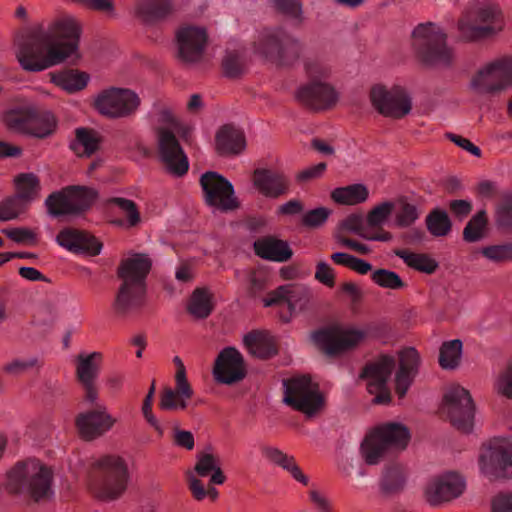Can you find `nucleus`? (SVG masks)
I'll return each mask as SVG.
<instances>
[{"label":"nucleus","instance_id":"obj_60","mask_svg":"<svg viewBox=\"0 0 512 512\" xmlns=\"http://www.w3.org/2000/svg\"><path fill=\"white\" fill-rule=\"evenodd\" d=\"M220 465L219 459L210 453H202L198 456L195 471L199 476L209 475L216 467Z\"/></svg>","mask_w":512,"mask_h":512},{"label":"nucleus","instance_id":"obj_59","mask_svg":"<svg viewBox=\"0 0 512 512\" xmlns=\"http://www.w3.org/2000/svg\"><path fill=\"white\" fill-rule=\"evenodd\" d=\"M331 211L325 207H319L316 209H312L304 214L302 218L303 225L316 228L323 225L328 219Z\"/></svg>","mask_w":512,"mask_h":512},{"label":"nucleus","instance_id":"obj_35","mask_svg":"<svg viewBox=\"0 0 512 512\" xmlns=\"http://www.w3.org/2000/svg\"><path fill=\"white\" fill-rule=\"evenodd\" d=\"M406 480L405 468L400 464H390L382 473L380 489L387 496L398 494L404 489Z\"/></svg>","mask_w":512,"mask_h":512},{"label":"nucleus","instance_id":"obj_55","mask_svg":"<svg viewBox=\"0 0 512 512\" xmlns=\"http://www.w3.org/2000/svg\"><path fill=\"white\" fill-rule=\"evenodd\" d=\"M26 202L20 197H8L0 202V220L7 221L16 218L26 206Z\"/></svg>","mask_w":512,"mask_h":512},{"label":"nucleus","instance_id":"obj_51","mask_svg":"<svg viewBox=\"0 0 512 512\" xmlns=\"http://www.w3.org/2000/svg\"><path fill=\"white\" fill-rule=\"evenodd\" d=\"M420 216V212L416 205L400 199L397 203L396 224L399 227L411 226Z\"/></svg>","mask_w":512,"mask_h":512},{"label":"nucleus","instance_id":"obj_6","mask_svg":"<svg viewBox=\"0 0 512 512\" xmlns=\"http://www.w3.org/2000/svg\"><path fill=\"white\" fill-rule=\"evenodd\" d=\"M409 432L398 423H388L370 432L361 444V453L366 463L375 465L383 456L407 446Z\"/></svg>","mask_w":512,"mask_h":512},{"label":"nucleus","instance_id":"obj_38","mask_svg":"<svg viewBox=\"0 0 512 512\" xmlns=\"http://www.w3.org/2000/svg\"><path fill=\"white\" fill-rule=\"evenodd\" d=\"M29 126V135L45 138L53 133L56 122L53 114L49 111L32 107Z\"/></svg>","mask_w":512,"mask_h":512},{"label":"nucleus","instance_id":"obj_44","mask_svg":"<svg viewBox=\"0 0 512 512\" xmlns=\"http://www.w3.org/2000/svg\"><path fill=\"white\" fill-rule=\"evenodd\" d=\"M488 219L485 210L476 213L466 224L463 230V239L466 242H477L484 238L487 230Z\"/></svg>","mask_w":512,"mask_h":512},{"label":"nucleus","instance_id":"obj_53","mask_svg":"<svg viewBox=\"0 0 512 512\" xmlns=\"http://www.w3.org/2000/svg\"><path fill=\"white\" fill-rule=\"evenodd\" d=\"M371 278L374 283L387 289L398 290L406 286L405 282L396 272L387 269L375 270Z\"/></svg>","mask_w":512,"mask_h":512},{"label":"nucleus","instance_id":"obj_17","mask_svg":"<svg viewBox=\"0 0 512 512\" xmlns=\"http://www.w3.org/2000/svg\"><path fill=\"white\" fill-rule=\"evenodd\" d=\"M395 364L394 357L383 355L367 362L360 373V379L366 382L368 392L376 395L373 401L377 404H387L391 400L388 381Z\"/></svg>","mask_w":512,"mask_h":512},{"label":"nucleus","instance_id":"obj_23","mask_svg":"<svg viewBox=\"0 0 512 512\" xmlns=\"http://www.w3.org/2000/svg\"><path fill=\"white\" fill-rule=\"evenodd\" d=\"M93 407L80 413L75 420L76 428L82 438L92 440L100 437L113 426L115 419L107 413L102 404L91 403Z\"/></svg>","mask_w":512,"mask_h":512},{"label":"nucleus","instance_id":"obj_16","mask_svg":"<svg viewBox=\"0 0 512 512\" xmlns=\"http://www.w3.org/2000/svg\"><path fill=\"white\" fill-rule=\"evenodd\" d=\"M141 104L139 95L128 88L112 87L103 90L95 100L96 109L109 118L133 116Z\"/></svg>","mask_w":512,"mask_h":512},{"label":"nucleus","instance_id":"obj_27","mask_svg":"<svg viewBox=\"0 0 512 512\" xmlns=\"http://www.w3.org/2000/svg\"><path fill=\"white\" fill-rule=\"evenodd\" d=\"M56 239L60 246L73 253H86L95 256L102 249V243L94 236L86 231L72 227L62 229Z\"/></svg>","mask_w":512,"mask_h":512},{"label":"nucleus","instance_id":"obj_13","mask_svg":"<svg viewBox=\"0 0 512 512\" xmlns=\"http://www.w3.org/2000/svg\"><path fill=\"white\" fill-rule=\"evenodd\" d=\"M441 413L447 416L456 429L464 433L471 432L475 406L469 391L459 385L451 386L444 394Z\"/></svg>","mask_w":512,"mask_h":512},{"label":"nucleus","instance_id":"obj_37","mask_svg":"<svg viewBox=\"0 0 512 512\" xmlns=\"http://www.w3.org/2000/svg\"><path fill=\"white\" fill-rule=\"evenodd\" d=\"M369 191L363 184L356 183L332 191L331 198L338 204L357 205L368 199Z\"/></svg>","mask_w":512,"mask_h":512},{"label":"nucleus","instance_id":"obj_18","mask_svg":"<svg viewBox=\"0 0 512 512\" xmlns=\"http://www.w3.org/2000/svg\"><path fill=\"white\" fill-rule=\"evenodd\" d=\"M369 96L373 107L386 117L399 119L411 111V98L401 86L387 89L383 85H375Z\"/></svg>","mask_w":512,"mask_h":512},{"label":"nucleus","instance_id":"obj_12","mask_svg":"<svg viewBox=\"0 0 512 512\" xmlns=\"http://www.w3.org/2000/svg\"><path fill=\"white\" fill-rule=\"evenodd\" d=\"M364 333L357 329L326 326L313 331L311 342L326 357L334 358L353 349L363 339Z\"/></svg>","mask_w":512,"mask_h":512},{"label":"nucleus","instance_id":"obj_14","mask_svg":"<svg viewBox=\"0 0 512 512\" xmlns=\"http://www.w3.org/2000/svg\"><path fill=\"white\" fill-rule=\"evenodd\" d=\"M481 95L495 96L512 85V57L497 59L481 68L471 80Z\"/></svg>","mask_w":512,"mask_h":512},{"label":"nucleus","instance_id":"obj_49","mask_svg":"<svg viewBox=\"0 0 512 512\" xmlns=\"http://www.w3.org/2000/svg\"><path fill=\"white\" fill-rule=\"evenodd\" d=\"M222 68L226 76L238 77L244 72V54L238 50H227L222 60Z\"/></svg>","mask_w":512,"mask_h":512},{"label":"nucleus","instance_id":"obj_42","mask_svg":"<svg viewBox=\"0 0 512 512\" xmlns=\"http://www.w3.org/2000/svg\"><path fill=\"white\" fill-rule=\"evenodd\" d=\"M213 309V296L205 288H197L188 304L189 312L199 318H206Z\"/></svg>","mask_w":512,"mask_h":512},{"label":"nucleus","instance_id":"obj_48","mask_svg":"<svg viewBox=\"0 0 512 512\" xmlns=\"http://www.w3.org/2000/svg\"><path fill=\"white\" fill-rule=\"evenodd\" d=\"M17 196L26 203L34 199L40 189L38 178L32 173L20 174L16 179Z\"/></svg>","mask_w":512,"mask_h":512},{"label":"nucleus","instance_id":"obj_21","mask_svg":"<svg viewBox=\"0 0 512 512\" xmlns=\"http://www.w3.org/2000/svg\"><path fill=\"white\" fill-rule=\"evenodd\" d=\"M212 374L220 384L233 385L242 381L246 376L242 354L234 347L222 349L215 359Z\"/></svg>","mask_w":512,"mask_h":512},{"label":"nucleus","instance_id":"obj_20","mask_svg":"<svg viewBox=\"0 0 512 512\" xmlns=\"http://www.w3.org/2000/svg\"><path fill=\"white\" fill-rule=\"evenodd\" d=\"M200 184L204 199L209 206L221 211L233 210L238 207L233 185L222 175L208 171L200 177Z\"/></svg>","mask_w":512,"mask_h":512},{"label":"nucleus","instance_id":"obj_63","mask_svg":"<svg viewBox=\"0 0 512 512\" xmlns=\"http://www.w3.org/2000/svg\"><path fill=\"white\" fill-rule=\"evenodd\" d=\"M315 278L322 284L333 287L335 275L333 269L325 262H319L316 266Z\"/></svg>","mask_w":512,"mask_h":512},{"label":"nucleus","instance_id":"obj_22","mask_svg":"<svg viewBox=\"0 0 512 512\" xmlns=\"http://www.w3.org/2000/svg\"><path fill=\"white\" fill-rule=\"evenodd\" d=\"M103 355L100 352L80 353L76 359V377L84 391V399L94 403L98 399V388L95 381L100 373Z\"/></svg>","mask_w":512,"mask_h":512},{"label":"nucleus","instance_id":"obj_36","mask_svg":"<svg viewBox=\"0 0 512 512\" xmlns=\"http://www.w3.org/2000/svg\"><path fill=\"white\" fill-rule=\"evenodd\" d=\"M304 70L307 82H331L332 66L322 56H311L304 59Z\"/></svg>","mask_w":512,"mask_h":512},{"label":"nucleus","instance_id":"obj_52","mask_svg":"<svg viewBox=\"0 0 512 512\" xmlns=\"http://www.w3.org/2000/svg\"><path fill=\"white\" fill-rule=\"evenodd\" d=\"M480 252L486 259L492 262H508L512 260V242L485 246Z\"/></svg>","mask_w":512,"mask_h":512},{"label":"nucleus","instance_id":"obj_24","mask_svg":"<svg viewBox=\"0 0 512 512\" xmlns=\"http://www.w3.org/2000/svg\"><path fill=\"white\" fill-rule=\"evenodd\" d=\"M464 490L462 477L455 473L446 474L429 482L425 488V499L431 506L459 497Z\"/></svg>","mask_w":512,"mask_h":512},{"label":"nucleus","instance_id":"obj_32","mask_svg":"<svg viewBox=\"0 0 512 512\" xmlns=\"http://www.w3.org/2000/svg\"><path fill=\"white\" fill-rule=\"evenodd\" d=\"M254 249L259 257L275 262H286L293 254L286 241L271 236L256 240Z\"/></svg>","mask_w":512,"mask_h":512},{"label":"nucleus","instance_id":"obj_34","mask_svg":"<svg viewBox=\"0 0 512 512\" xmlns=\"http://www.w3.org/2000/svg\"><path fill=\"white\" fill-rule=\"evenodd\" d=\"M262 452L270 461L289 472L296 481L308 485V477L303 474L293 456H289L280 449L271 446L263 447Z\"/></svg>","mask_w":512,"mask_h":512},{"label":"nucleus","instance_id":"obj_11","mask_svg":"<svg viewBox=\"0 0 512 512\" xmlns=\"http://www.w3.org/2000/svg\"><path fill=\"white\" fill-rule=\"evenodd\" d=\"M96 198V192L85 186H67L46 199L49 213L54 217L77 216L87 211Z\"/></svg>","mask_w":512,"mask_h":512},{"label":"nucleus","instance_id":"obj_64","mask_svg":"<svg viewBox=\"0 0 512 512\" xmlns=\"http://www.w3.org/2000/svg\"><path fill=\"white\" fill-rule=\"evenodd\" d=\"M3 232L18 243H29L35 240V234L27 228H11L5 229Z\"/></svg>","mask_w":512,"mask_h":512},{"label":"nucleus","instance_id":"obj_62","mask_svg":"<svg viewBox=\"0 0 512 512\" xmlns=\"http://www.w3.org/2000/svg\"><path fill=\"white\" fill-rule=\"evenodd\" d=\"M491 512H512V493L501 492L491 500Z\"/></svg>","mask_w":512,"mask_h":512},{"label":"nucleus","instance_id":"obj_61","mask_svg":"<svg viewBox=\"0 0 512 512\" xmlns=\"http://www.w3.org/2000/svg\"><path fill=\"white\" fill-rule=\"evenodd\" d=\"M496 389L502 395L512 399V363L499 375Z\"/></svg>","mask_w":512,"mask_h":512},{"label":"nucleus","instance_id":"obj_25","mask_svg":"<svg viewBox=\"0 0 512 512\" xmlns=\"http://www.w3.org/2000/svg\"><path fill=\"white\" fill-rule=\"evenodd\" d=\"M207 34L204 28L184 26L177 32L178 57L187 63L198 61L204 52Z\"/></svg>","mask_w":512,"mask_h":512},{"label":"nucleus","instance_id":"obj_33","mask_svg":"<svg viewBox=\"0 0 512 512\" xmlns=\"http://www.w3.org/2000/svg\"><path fill=\"white\" fill-rule=\"evenodd\" d=\"M243 342L248 351L260 359H269L278 352L275 339L267 332L253 330L243 337Z\"/></svg>","mask_w":512,"mask_h":512},{"label":"nucleus","instance_id":"obj_40","mask_svg":"<svg viewBox=\"0 0 512 512\" xmlns=\"http://www.w3.org/2000/svg\"><path fill=\"white\" fill-rule=\"evenodd\" d=\"M395 255L401 258L407 266L427 274L433 273L437 268L435 260L426 254L414 253L405 249L395 250Z\"/></svg>","mask_w":512,"mask_h":512},{"label":"nucleus","instance_id":"obj_41","mask_svg":"<svg viewBox=\"0 0 512 512\" xmlns=\"http://www.w3.org/2000/svg\"><path fill=\"white\" fill-rule=\"evenodd\" d=\"M31 113L32 106L17 107L7 111L3 119L10 130L29 134Z\"/></svg>","mask_w":512,"mask_h":512},{"label":"nucleus","instance_id":"obj_54","mask_svg":"<svg viewBox=\"0 0 512 512\" xmlns=\"http://www.w3.org/2000/svg\"><path fill=\"white\" fill-rule=\"evenodd\" d=\"M41 366L42 362L38 357L14 358L9 363L4 365L3 371L9 375L18 376L31 369H38Z\"/></svg>","mask_w":512,"mask_h":512},{"label":"nucleus","instance_id":"obj_26","mask_svg":"<svg viewBox=\"0 0 512 512\" xmlns=\"http://www.w3.org/2000/svg\"><path fill=\"white\" fill-rule=\"evenodd\" d=\"M311 298L310 289L303 284H287L278 287L264 298V306L287 304L291 313L304 309Z\"/></svg>","mask_w":512,"mask_h":512},{"label":"nucleus","instance_id":"obj_15","mask_svg":"<svg viewBox=\"0 0 512 512\" xmlns=\"http://www.w3.org/2000/svg\"><path fill=\"white\" fill-rule=\"evenodd\" d=\"M458 29L465 40L485 38L502 29V16L496 6H483L466 13L459 20Z\"/></svg>","mask_w":512,"mask_h":512},{"label":"nucleus","instance_id":"obj_31","mask_svg":"<svg viewBox=\"0 0 512 512\" xmlns=\"http://www.w3.org/2000/svg\"><path fill=\"white\" fill-rule=\"evenodd\" d=\"M253 181L257 189L267 197L276 198L288 190V182L285 177L273 170H255Z\"/></svg>","mask_w":512,"mask_h":512},{"label":"nucleus","instance_id":"obj_7","mask_svg":"<svg viewBox=\"0 0 512 512\" xmlns=\"http://www.w3.org/2000/svg\"><path fill=\"white\" fill-rule=\"evenodd\" d=\"M93 468L101 497L114 500L123 494L127 488L129 472L121 457L103 456L93 463Z\"/></svg>","mask_w":512,"mask_h":512},{"label":"nucleus","instance_id":"obj_50","mask_svg":"<svg viewBox=\"0 0 512 512\" xmlns=\"http://www.w3.org/2000/svg\"><path fill=\"white\" fill-rule=\"evenodd\" d=\"M274 6L279 13L292 21L294 25L303 22L304 17L300 0H274Z\"/></svg>","mask_w":512,"mask_h":512},{"label":"nucleus","instance_id":"obj_29","mask_svg":"<svg viewBox=\"0 0 512 512\" xmlns=\"http://www.w3.org/2000/svg\"><path fill=\"white\" fill-rule=\"evenodd\" d=\"M174 10L173 0H139L135 4V16L148 25L163 21Z\"/></svg>","mask_w":512,"mask_h":512},{"label":"nucleus","instance_id":"obj_30","mask_svg":"<svg viewBox=\"0 0 512 512\" xmlns=\"http://www.w3.org/2000/svg\"><path fill=\"white\" fill-rule=\"evenodd\" d=\"M216 147L222 155H238L246 147V139L242 129L226 124L216 134Z\"/></svg>","mask_w":512,"mask_h":512},{"label":"nucleus","instance_id":"obj_47","mask_svg":"<svg viewBox=\"0 0 512 512\" xmlns=\"http://www.w3.org/2000/svg\"><path fill=\"white\" fill-rule=\"evenodd\" d=\"M495 220L497 226L505 231H512V193L501 194L496 207Z\"/></svg>","mask_w":512,"mask_h":512},{"label":"nucleus","instance_id":"obj_58","mask_svg":"<svg viewBox=\"0 0 512 512\" xmlns=\"http://www.w3.org/2000/svg\"><path fill=\"white\" fill-rule=\"evenodd\" d=\"M159 407L163 410L185 409L187 402L179 399L177 393L170 387H165L161 392Z\"/></svg>","mask_w":512,"mask_h":512},{"label":"nucleus","instance_id":"obj_39","mask_svg":"<svg viewBox=\"0 0 512 512\" xmlns=\"http://www.w3.org/2000/svg\"><path fill=\"white\" fill-rule=\"evenodd\" d=\"M99 145V139L93 130L87 128L76 129V138L70 147L79 156H90Z\"/></svg>","mask_w":512,"mask_h":512},{"label":"nucleus","instance_id":"obj_5","mask_svg":"<svg viewBox=\"0 0 512 512\" xmlns=\"http://www.w3.org/2000/svg\"><path fill=\"white\" fill-rule=\"evenodd\" d=\"M412 47L417 57L427 65H449L452 51L446 45V34L432 22L421 23L412 32Z\"/></svg>","mask_w":512,"mask_h":512},{"label":"nucleus","instance_id":"obj_57","mask_svg":"<svg viewBox=\"0 0 512 512\" xmlns=\"http://www.w3.org/2000/svg\"><path fill=\"white\" fill-rule=\"evenodd\" d=\"M110 203L115 204L123 211L129 226H135L140 222L139 211L132 200L116 197L110 199Z\"/></svg>","mask_w":512,"mask_h":512},{"label":"nucleus","instance_id":"obj_46","mask_svg":"<svg viewBox=\"0 0 512 512\" xmlns=\"http://www.w3.org/2000/svg\"><path fill=\"white\" fill-rule=\"evenodd\" d=\"M462 342L458 339L444 342L440 348L439 364L444 369H455L459 365Z\"/></svg>","mask_w":512,"mask_h":512},{"label":"nucleus","instance_id":"obj_3","mask_svg":"<svg viewBox=\"0 0 512 512\" xmlns=\"http://www.w3.org/2000/svg\"><path fill=\"white\" fill-rule=\"evenodd\" d=\"M53 472L36 458L18 460L5 473L4 488L9 495L27 503H39L52 494Z\"/></svg>","mask_w":512,"mask_h":512},{"label":"nucleus","instance_id":"obj_43","mask_svg":"<svg viewBox=\"0 0 512 512\" xmlns=\"http://www.w3.org/2000/svg\"><path fill=\"white\" fill-rule=\"evenodd\" d=\"M53 82L68 92L83 89L88 82V76L75 70H65L52 76Z\"/></svg>","mask_w":512,"mask_h":512},{"label":"nucleus","instance_id":"obj_19","mask_svg":"<svg viewBox=\"0 0 512 512\" xmlns=\"http://www.w3.org/2000/svg\"><path fill=\"white\" fill-rule=\"evenodd\" d=\"M297 102L314 112L326 111L333 108L339 93L331 82H305L295 91Z\"/></svg>","mask_w":512,"mask_h":512},{"label":"nucleus","instance_id":"obj_9","mask_svg":"<svg viewBox=\"0 0 512 512\" xmlns=\"http://www.w3.org/2000/svg\"><path fill=\"white\" fill-rule=\"evenodd\" d=\"M255 49L279 66H290L300 56L301 43L285 30L275 29L265 32Z\"/></svg>","mask_w":512,"mask_h":512},{"label":"nucleus","instance_id":"obj_45","mask_svg":"<svg viewBox=\"0 0 512 512\" xmlns=\"http://www.w3.org/2000/svg\"><path fill=\"white\" fill-rule=\"evenodd\" d=\"M425 222L428 231L435 237L446 236L452 228L448 214L438 208L427 215Z\"/></svg>","mask_w":512,"mask_h":512},{"label":"nucleus","instance_id":"obj_8","mask_svg":"<svg viewBox=\"0 0 512 512\" xmlns=\"http://www.w3.org/2000/svg\"><path fill=\"white\" fill-rule=\"evenodd\" d=\"M284 402L295 410L309 416L324 405L319 386L309 376L297 375L283 380Z\"/></svg>","mask_w":512,"mask_h":512},{"label":"nucleus","instance_id":"obj_56","mask_svg":"<svg viewBox=\"0 0 512 512\" xmlns=\"http://www.w3.org/2000/svg\"><path fill=\"white\" fill-rule=\"evenodd\" d=\"M395 204L390 201L383 202L375 206L367 216V221L370 226H381L391 215L394 210Z\"/></svg>","mask_w":512,"mask_h":512},{"label":"nucleus","instance_id":"obj_2","mask_svg":"<svg viewBox=\"0 0 512 512\" xmlns=\"http://www.w3.org/2000/svg\"><path fill=\"white\" fill-rule=\"evenodd\" d=\"M148 118L155 126L159 160L170 173L183 176L188 171L189 162L175 135L179 123L172 107L157 99L152 104Z\"/></svg>","mask_w":512,"mask_h":512},{"label":"nucleus","instance_id":"obj_1","mask_svg":"<svg viewBox=\"0 0 512 512\" xmlns=\"http://www.w3.org/2000/svg\"><path fill=\"white\" fill-rule=\"evenodd\" d=\"M81 34L79 22L64 16L47 28L36 24L18 40L17 59L25 71L40 72L62 63L78 48Z\"/></svg>","mask_w":512,"mask_h":512},{"label":"nucleus","instance_id":"obj_28","mask_svg":"<svg viewBox=\"0 0 512 512\" xmlns=\"http://www.w3.org/2000/svg\"><path fill=\"white\" fill-rule=\"evenodd\" d=\"M418 352L408 347L399 353V369L395 375V389L400 398L404 397L417 373Z\"/></svg>","mask_w":512,"mask_h":512},{"label":"nucleus","instance_id":"obj_4","mask_svg":"<svg viewBox=\"0 0 512 512\" xmlns=\"http://www.w3.org/2000/svg\"><path fill=\"white\" fill-rule=\"evenodd\" d=\"M150 268L151 261L143 254H134L121 262L117 273L122 283L114 302L118 314L124 315L142 305Z\"/></svg>","mask_w":512,"mask_h":512},{"label":"nucleus","instance_id":"obj_10","mask_svg":"<svg viewBox=\"0 0 512 512\" xmlns=\"http://www.w3.org/2000/svg\"><path fill=\"white\" fill-rule=\"evenodd\" d=\"M479 465L490 480L512 478V441L497 437L481 449Z\"/></svg>","mask_w":512,"mask_h":512}]
</instances>
